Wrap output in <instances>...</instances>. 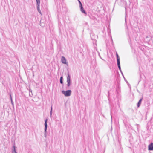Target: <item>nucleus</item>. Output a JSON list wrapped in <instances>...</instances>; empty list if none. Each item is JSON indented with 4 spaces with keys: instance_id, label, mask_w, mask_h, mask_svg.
Wrapping results in <instances>:
<instances>
[{
    "instance_id": "f257e3e1",
    "label": "nucleus",
    "mask_w": 153,
    "mask_h": 153,
    "mask_svg": "<svg viewBox=\"0 0 153 153\" xmlns=\"http://www.w3.org/2000/svg\"><path fill=\"white\" fill-rule=\"evenodd\" d=\"M62 93L64 94L65 97L70 96L71 93V90H68L66 91H62Z\"/></svg>"
},
{
    "instance_id": "f03ea898",
    "label": "nucleus",
    "mask_w": 153,
    "mask_h": 153,
    "mask_svg": "<svg viewBox=\"0 0 153 153\" xmlns=\"http://www.w3.org/2000/svg\"><path fill=\"white\" fill-rule=\"evenodd\" d=\"M47 119H46L45 121V131H44V136L45 137H47L46 132H47Z\"/></svg>"
},
{
    "instance_id": "7ed1b4c3",
    "label": "nucleus",
    "mask_w": 153,
    "mask_h": 153,
    "mask_svg": "<svg viewBox=\"0 0 153 153\" xmlns=\"http://www.w3.org/2000/svg\"><path fill=\"white\" fill-rule=\"evenodd\" d=\"M61 60L62 63L65 64L66 65H68V62H67V60L66 58L64 56H62L61 58Z\"/></svg>"
},
{
    "instance_id": "20e7f679",
    "label": "nucleus",
    "mask_w": 153,
    "mask_h": 153,
    "mask_svg": "<svg viewBox=\"0 0 153 153\" xmlns=\"http://www.w3.org/2000/svg\"><path fill=\"white\" fill-rule=\"evenodd\" d=\"M67 86L69 87L71 85V80L70 79V76L69 74H68L67 77Z\"/></svg>"
},
{
    "instance_id": "39448f33",
    "label": "nucleus",
    "mask_w": 153,
    "mask_h": 153,
    "mask_svg": "<svg viewBox=\"0 0 153 153\" xmlns=\"http://www.w3.org/2000/svg\"><path fill=\"white\" fill-rule=\"evenodd\" d=\"M148 150H153V143H152L148 146Z\"/></svg>"
},
{
    "instance_id": "423d86ee",
    "label": "nucleus",
    "mask_w": 153,
    "mask_h": 153,
    "mask_svg": "<svg viewBox=\"0 0 153 153\" xmlns=\"http://www.w3.org/2000/svg\"><path fill=\"white\" fill-rule=\"evenodd\" d=\"M79 7H80V11L82 12L83 13L85 14H86V13L84 10V8L82 7V5H81V6H79Z\"/></svg>"
},
{
    "instance_id": "0eeeda50",
    "label": "nucleus",
    "mask_w": 153,
    "mask_h": 153,
    "mask_svg": "<svg viewBox=\"0 0 153 153\" xmlns=\"http://www.w3.org/2000/svg\"><path fill=\"white\" fill-rule=\"evenodd\" d=\"M142 99H141L139 101L138 103H137V107H139L140 106V105L141 104V102H142Z\"/></svg>"
},
{
    "instance_id": "6e6552de",
    "label": "nucleus",
    "mask_w": 153,
    "mask_h": 153,
    "mask_svg": "<svg viewBox=\"0 0 153 153\" xmlns=\"http://www.w3.org/2000/svg\"><path fill=\"white\" fill-rule=\"evenodd\" d=\"M37 10L38 11V12L41 15H42L41 12V10H40V6H37Z\"/></svg>"
},
{
    "instance_id": "1a4fd4ad",
    "label": "nucleus",
    "mask_w": 153,
    "mask_h": 153,
    "mask_svg": "<svg viewBox=\"0 0 153 153\" xmlns=\"http://www.w3.org/2000/svg\"><path fill=\"white\" fill-rule=\"evenodd\" d=\"M116 56H117V63H118V62H120V58L118 56V55L117 53L116 54Z\"/></svg>"
},
{
    "instance_id": "9d476101",
    "label": "nucleus",
    "mask_w": 153,
    "mask_h": 153,
    "mask_svg": "<svg viewBox=\"0 0 153 153\" xmlns=\"http://www.w3.org/2000/svg\"><path fill=\"white\" fill-rule=\"evenodd\" d=\"M13 150L12 151V153H17L16 151V150L15 147L14 146H13Z\"/></svg>"
},
{
    "instance_id": "9b49d317",
    "label": "nucleus",
    "mask_w": 153,
    "mask_h": 153,
    "mask_svg": "<svg viewBox=\"0 0 153 153\" xmlns=\"http://www.w3.org/2000/svg\"><path fill=\"white\" fill-rule=\"evenodd\" d=\"M37 6H40V0H36Z\"/></svg>"
},
{
    "instance_id": "f8f14e48",
    "label": "nucleus",
    "mask_w": 153,
    "mask_h": 153,
    "mask_svg": "<svg viewBox=\"0 0 153 153\" xmlns=\"http://www.w3.org/2000/svg\"><path fill=\"white\" fill-rule=\"evenodd\" d=\"M117 64L119 70H120V71H121L120 62H118L117 63Z\"/></svg>"
},
{
    "instance_id": "ddd939ff",
    "label": "nucleus",
    "mask_w": 153,
    "mask_h": 153,
    "mask_svg": "<svg viewBox=\"0 0 153 153\" xmlns=\"http://www.w3.org/2000/svg\"><path fill=\"white\" fill-rule=\"evenodd\" d=\"M60 82L61 84H62L63 83V81H62V76H61L60 77Z\"/></svg>"
},
{
    "instance_id": "4468645a",
    "label": "nucleus",
    "mask_w": 153,
    "mask_h": 153,
    "mask_svg": "<svg viewBox=\"0 0 153 153\" xmlns=\"http://www.w3.org/2000/svg\"><path fill=\"white\" fill-rule=\"evenodd\" d=\"M52 107H51V110L50 112V116H51L52 114Z\"/></svg>"
},
{
    "instance_id": "2eb2a0df",
    "label": "nucleus",
    "mask_w": 153,
    "mask_h": 153,
    "mask_svg": "<svg viewBox=\"0 0 153 153\" xmlns=\"http://www.w3.org/2000/svg\"><path fill=\"white\" fill-rule=\"evenodd\" d=\"M78 1L79 4V6H81V5H82L81 2H80L79 0H78Z\"/></svg>"
},
{
    "instance_id": "dca6fc26",
    "label": "nucleus",
    "mask_w": 153,
    "mask_h": 153,
    "mask_svg": "<svg viewBox=\"0 0 153 153\" xmlns=\"http://www.w3.org/2000/svg\"><path fill=\"white\" fill-rule=\"evenodd\" d=\"M10 100H11V102H12V101H13V100H12V98L10 94Z\"/></svg>"
},
{
    "instance_id": "f3484780",
    "label": "nucleus",
    "mask_w": 153,
    "mask_h": 153,
    "mask_svg": "<svg viewBox=\"0 0 153 153\" xmlns=\"http://www.w3.org/2000/svg\"><path fill=\"white\" fill-rule=\"evenodd\" d=\"M11 102L13 106H14V104H13V101H12V102Z\"/></svg>"
},
{
    "instance_id": "a211bd4d",
    "label": "nucleus",
    "mask_w": 153,
    "mask_h": 153,
    "mask_svg": "<svg viewBox=\"0 0 153 153\" xmlns=\"http://www.w3.org/2000/svg\"><path fill=\"white\" fill-rule=\"evenodd\" d=\"M29 91L30 92H31V93L32 92V90L30 89V90Z\"/></svg>"
},
{
    "instance_id": "6ab92c4d",
    "label": "nucleus",
    "mask_w": 153,
    "mask_h": 153,
    "mask_svg": "<svg viewBox=\"0 0 153 153\" xmlns=\"http://www.w3.org/2000/svg\"><path fill=\"white\" fill-rule=\"evenodd\" d=\"M126 19V16L125 20Z\"/></svg>"
}]
</instances>
